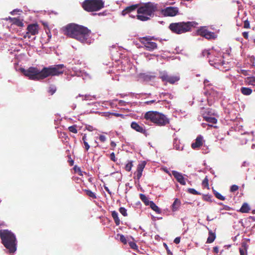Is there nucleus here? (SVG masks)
Masks as SVG:
<instances>
[{"instance_id": "obj_1", "label": "nucleus", "mask_w": 255, "mask_h": 255, "mask_svg": "<svg viewBox=\"0 0 255 255\" xmlns=\"http://www.w3.org/2000/svg\"><path fill=\"white\" fill-rule=\"evenodd\" d=\"M64 69L65 66L63 64H58L44 67L42 70L37 67H30L26 70L21 68L20 70L29 79L38 81L49 76H59L63 73Z\"/></svg>"}, {"instance_id": "obj_2", "label": "nucleus", "mask_w": 255, "mask_h": 255, "mask_svg": "<svg viewBox=\"0 0 255 255\" xmlns=\"http://www.w3.org/2000/svg\"><path fill=\"white\" fill-rule=\"evenodd\" d=\"M63 30L65 34L82 43L89 44L94 40L92 38L91 30L83 26L70 23L63 27Z\"/></svg>"}, {"instance_id": "obj_3", "label": "nucleus", "mask_w": 255, "mask_h": 255, "mask_svg": "<svg viewBox=\"0 0 255 255\" xmlns=\"http://www.w3.org/2000/svg\"><path fill=\"white\" fill-rule=\"evenodd\" d=\"M143 119L145 120V124L149 125L150 123H151L156 126L163 127L169 123V120L166 115L157 111L146 112L143 116Z\"/></svg>"}, {"instance_id": "obj_4", "label": "nucleus", "mask_w": 255, "mask_h": 255, "mask_svg": "<svg viewBox=\"0 0 255 255\" xmlns=\"http://www.w3.org/2000/svg\"><path fill=\"white\" fill-rule=\"evenodd\" d=\"M0 237L2 244L9 253H13L16 251L17 242L14 234L8 230H1Z\"/></svg>"}, {"instance_id": "obj_5", "label": "nucleus", "mask_w": 255, "mask_h": 255, "mask_svg": "<svg viewBox=\"0 0 255 255\" xmlns=\"http://www.w3.org/2000/svg\"><path fill=\"white\" fill-rule=\"evenodd\" d=\"M137 9V18L144 21L153 16L154 12L157 9V6L156 4L149 2Z\"/></svg>"}, {"instance_id": "obj_6", "label": "nucleus", "mask_w": 255, "mask_h": 255, "mask_svg": "<svg viewBox=\"0 0 255 255\" xmlns=\"http://www.w3.org/2000/svg\"><path fill=\"white\" fill-rule=\"evenodd\" d=\"M196 24L194 21L174 22L169 24V28L172 32L180 34L190 31Z\"/></svg>"}, {"instance_id": "obj_7", "label": "nucleus", "mask_w": 255, "mask_h": 255, "mask_svg": "<svg viewBox=\"0 0 255 255\" xmlns=\"http://www.w3.org/2000/svg\"><path fill=\"white\" fill-rule=\"evenodd\" d=\"M104 7V1L102 0H85L83 7L88 11H98Z\"/></svg>"}, {"instance_id": "obj_8", "label": "nucleus", "mask_w": 255, "mask_h": 255, "mask_svg": "<svg viewBox=\"0 0 255 255\" xmlns=\"http://www.w3.org/2000/svg\"><path fill=\"white\" fill-rule=\"evenodd\" d=\"M159 78L162 81L168 82L171 84H174L180 80V77L179 76L168 75L167 72L165 71L159 72Z\"/></svg>"}, {"instance_id": "obj_9", "label": "nucleus", "mask_w": 255, "mask_h": 255, "mask_svg": "<svg viewBox=\"0 0 255 255\" xmlns=\"http://www.w3.org/2000/svg\"><path fill=\"white\" fill-rule=\"evenodd\" d=\"M209 63L211 65L220 70H223L222 67L225 64L221 54H218V56L215 57H210Z\"/></svg>"}, {"instance_id": "obj_10", "label": "nucleus", "mask_w": 255, "mask_h": 255, "mask_svg": "<svg viewBox=\"0 0 255 255\" xmlns=\"http://www.w3.org/2000/svg\"><path fill=\"white\" fill-rule=\"evenodd\" d=\"M161 13L164 16L174 17L180 14L178 7L176 6H168L162 9Z\"/></svg>"}, {"instance_id": "obj_11", "label": "nucleus", "mask_w": 255, "mask_h": 255, "mask_svg": "<svg viewBox=\"0 0 255 255\" xmlns=\"http://www.w3.org/2000/svg\"><path fill=\"white\" fill-rule=\"evenodd\" d=\"M197 33L198 35L204 37L207 39H212L216 38L215 34L213 32L209 31L205 26L201 27L197 31Z\"/></svg>"}, {"instance_id": "obj_12", "label": "nucleus", "mask_w": 255, "mask_h": 255, "mask_svg": "<svg viewBox=\"0 0 255 255\" xmlns=\"http://www.w3.org/2000/svg\"><path fill=\"white\" fill-rule=\"evenodd\" d=\"M140 41L147 50L153 51L157 48V44L151 41L147 37L142 38Z\"/></svg>"}, {"instance_id": "obj_13", "label": "nucleus", "mask_w": 255, "mask_h": 255, "mask_svg": "<svg viewBox=\"0 0 255 255\" xmlns=\"http://www.w3.org/2000/svg\"><path fill=\"white\" fill-rule=\"evenodd\" d=\"M27 32L26 33L24 37L30 38V35H35L38 32V25L37 24H31L28 25L27 27Z\"/></svg>"}, {"instance_id": "obj_14", "label": "nucleus", "mask_w": 255, "mask_h": 255, "mask_svg": "<svg viewBox=\"0 0 255 255\" xmlns=\"http://www.w3.org/2000/svg\"><path fill=\"white\" fill-rule=\"evenodd\" d=\"M138 6L139 4H135L128 6L122 11V14L123 15H125L127 14H129V17L134 18L135 16H136L137 15H133L132 14H131V13L135 12L136 9L138 7Z\"/></svg>"}, {"instance_id": "obj_15", "label": "nucleus", "mask_w": 255, "mask_h": 255, "mask_svg": "<svg viewBox=\"0 0 255 255\" xmlns=\"http://www.w3.org/2000/svg\"><path fill=\"white\" fill-rule=\"evenodd\" d=\"M130 127L133 129L141 133H144L146 132L143 125H140L135 122H132L131 123Z\"/></svg>"}, {"instance_id": "obj_16", "label": "nucleus", "mask_w": 255, "mask_h": 255, "mask_svg": "<svg viewBox=\"0 0 255 255\" xmlns=\"http://www.w3.org/2000/svg\"><path fill=\"white\" fill-rule=\"evenodd\" d=\"M204 142L203 137L199 135L196 137L195 142L192 143L191 147L194 149H197L203 145Z\"/></svg>"}, {"instance_id": "obj_17", "label": "nucleus", "mask_w": 255, "mask_h": 255, "mask_svg": "<svg viewBox=\"0 0 255 255\" xmlns=\"http://www.w3.org/2000/svg\"><path fill=\"white\" fill-rule=\"evenodd\" d=\"M172 174L173 176L176 178L177 181L181 185H185L186 184V180L182 173L176 171H172Z\"/></svg>"}, {"instance_id": "obj_18", "label": "nucleus", "mask_w": 255, "mask_h": 255, "mask_svg": "<svg viewBox=\"0 0 255 255\" xmlns=\"http://www.w3.org/2000/svg\"><path fill=\"white\" fill-rule=\"evenodd\" d=\"M208 116H205L204 119L206 121L211 124H216L217 122V120L214 117H211V115H214V113L210 109H207Z\"/></svg>"}, {"instance_id": "obj_19", "label": "nucleus", "mask_w": 255, "mask_h": 255, "mask_svg": "<svg viewBox=\"0 0 255 255\" xmlns=\"http://www.w3.org/2000/svg\"><path fill=\"white\" fill-rule=\"evenodd\" d=\"M145 167V164L143 163H140L138 165L136 172H135V177L137 180H139L141 176L142 171Z\"/></svg>"}, {"instance_id": "obj_20", "label": "nucleus", "mask_w": 255, "mask_h": 255, "mask_svg": "<svg viewBox=\"0 0 255 255\" xmlns=\"http://www.w3.org/2000/svg\"><path fill=\"white\" fill-rule=\"evenodd\" d=\"M245 82L247 85L253 86L255 91V76L248 77L245 79Z\"/></svg>"}, {"instance_id": "obj_21", "label": "nucleus", "mask_w": 255, "mask_h": 255, "mask_svg": "<svg viewBox=\"0 0 255 255\" xmlns=\"http://www.w3.org/2000/svg\"><path fill=\"white\" fill-rule=\"evenodd\" d=\"M181 205V202L180 201L176 198L175 199L173 203L172 204L171 206V210L173 212H176L179 209V207Z\"/></svg>"}, {"instance_id": "obj_22", "label": "nucleus", "mask_w": 255, "mask_h": 255, "mask_svg": "<svg viewBox=\"0 0 255 255\" xmlns=\"http://www.w3.org/2000/svg\"><path fill=\"white\" fill-rule=\"evenodd\" d=\"M240 91L244 95L249 96L252 93L253 90L250 88L242 87L241 88Z\"/></svg>"}, {"instance_id": "obj_23", "label": "nucleus", "mask_w": 255, "mask_h": 255, "mask_svg": "<svg viewBox=\"0 0 255 255\" xmlns=\"http://www.w3.org/2000/svg\"><path fill=\"white\" fill-rule=\"evenodd\" d=\"M73 71L75 73V75L77 76L83 77V79L84 80L87 77H89L88 74L82 72L81 70H77L76 67L72 68Z\"/></svg>"}, {"instance_id": "obj_24", "label": "nucleus", "mask_w": 255, "mask_h": 255, "mask_svg": "<svg viewBox=\"0 0 255 255\" xmlns=\"http://www.w3.org/2000/svg\"><path fill=\"white\" fill-rule=\"evenodd\" d=\"M216 238V235L211 231H209V237L207 238L206 243L210 244L213 243Z\"/></svg>"}, {"instance_id": "obj_25", "label": "nucleus", "mask_w": 255, "mask_h": 255, "mask_svg": "<svg viewBox=\"0 0 255 255\" xmlns=\"http://www.w3.org/2000/svg\"><path fill=\"white\" fill-rule=\"evenodd\" d=\"M139 197L140 200L144 203L146 206L149 205L151 201H149L148 198L144 194H140Z\"/></svg>"}, {"instance_id": "obj_26", "label": "nucleus", "mask_w": 255, "mask_h": 255, "mask_svg": "<svg viewBox=\"0 0 255 255\" xmlns=\"http://www.w3.org/2000/svg\"><path fill=\"white\" fill-rule=\"evenodd\" d=\"M112 216L115 222L117 225H119L120 224V220L118 217V213L116 211L112 212Z\"/></svg>"}, {"instance_id": "obj_27", "label": "nucleus", "mask_w": 255, "mask_h": 255, "mask_svg": "<svg viewBox=\"0 0 255 255\" xmlns=\"http://www.w3.org/2000/svg\"><path fill=\"white\" fill-rule=\"evenodd\" d=\"M248 246L246 244L244 243L242 246V248H240V255H248L247 254Z\"/></svg>"}, {"instance_id": "obj_28", "label": "nucleus", "mask_w": 255, "mask_h": 255, "mask_svg": "<svg viewBox=\"0 0 255 255\" xmlns=\"http://www.w3.org/2000/svg\"><path fill=\"white\" fill-rule=\"evenodd\" d=\"M250 210V208L249 205L247 203H245L242 206L240 211L242 213H248Z\"/></svg>"}, {"instance_id": "obj_29", "label": "nucleus", "mask_w": 255, "mask_h": 255, "mask_svg": "<svg viewBox=\"0 0 255 255\" xmlns=\"http://www.w3.org/2000/svg\"><path fill=\"white\" fill-rule=\"evenodd\" d=\"M159 98L160 99H164V100L165 101L167 98L172 99L173 96L170 93L163 92L159 94Z\"/></svg>"}, {"instance_id": "obj_30", "label": "nucleus", "mask_w": 255, "mask_h": 255, "mask_svg": "<svg viewBox=\"0 0 255 255\" xmlns=\"http://www.w3.org/2000/svg\"><path fill=\"white\" fill-rule=\"evenodd\" d=\"M150 208L154 211L156 213L158 214H160L161 213V210L159 208V207L153 202L151 201L150 204L149 205Z\"/></svg>"}, {"instance_id": "obj_31", "label": "nucleus", "mask_w": 255, "mask_h": 255, "mask_svg": "<svg viewBox=\"0 0 255 255\" xmlns=\"http://www.w3.org/2000/svg\"><path fill=\"white\" fill-rule=\"evenodd\" d=\"M173 147L176 150H182L183 149V146H180L179 141L178 140H174L173 142Z\"/></svg>"}, {"instance_id": "obj_32", "label": "nucleus", "mask_w": 255, "mask_h": 255, "mask_svg": "<svg viewBox=\"0 0 255 255\" xmlns=\"http://www.w3.org/2000/svg\"><path fill=\"white\" fill-rule=\"evenodd\" d=\"M85 192L88 196H89V197H90L93 199H96L97 198L95 193H94V192H93L92 191H91L90 190H86Z\"/></svg>"}, {"instance_id": "obj_33", "label": "nucleus", "mask_w": 255, "mask_h": 255, "mask_svg": "<svg viewBox=\"0 0 255 255\" xmlns=\"http://www.w3.org/2000/svg\"><path fill=\"white\" fill-rule=\"evenodd\" d=\"M132 166H133V165H132V161H129L126 165L125 169L126 170V171H130L131 169Z\"/></svg>"}, {"instance_id": "obj_34", "label": "nucleus", "mask_w": 255, "mask_h": 255, "mask_svg": "<svg viewBox=\"0 0 255 255\" xmlns=\"http://www.w3.org/2000/svg\"><path fill=\"white\" fill-rule=\"evenodd\" d=\"M214 194L216 197L221 200L224 201L225 200V197L222 196L220 193L218 192H215Z\"/></svg>"}, {"instance_id": "obj_35", "label": "nucleus", "mask_w": 255, "mask_h": 255, "mask_svg": "<svg viewBox=\"0 0 255 255\" xmlns=\"http://www.w3.org/2000/svg\"><path fill=\"white\" fill-rule=\"evenodd\" d=\"M56 91V87L54 85H51L49 88L48 92L53 95Z\"/></svg>"}, {"instance_id": "obj_36", "label": "nucleus", "mask_w": 255, "mask_h": 255, "mask_svg": "<svg viewBox=\"0 0 255 255\" xmlns=\"http://www.w3.org/2000/svg\"><path fill=\"white\" fill-rule=\"evenodd\" d=\"M68 129L70 132H72L73 133H76L77 132L76 126L75 125L69 127L68 128Z\"/></svg>"}, {"instance_id": "obj_37", "label": "nucleus", "mask_w": 255, "mask_h": 255, "mask_svg": "<svg viewBox=\"0 0 255 255\" xmlns=\"http://www.w3.org/2000/svg\"><path fill=\"white\" fill-rule=\"evenodd\" d=\"M119 211L124 216H127V209L124 207H121L119 209Z\"/></svg>"}, {"instance_id": "obj_38", "label": "nucleus", "mask_w": 255, "mask_h": 255, "mask_svg": "<svg viewBox=\"0 0 255 255\" xmlns=\"http://www.w3.org/2000/svg\"><path fill=\"white\" fill-rule=\"evenodd\" d=\"M188 192L189 193H191V194H192L194 195H198L199 194L198 191H197L195 189H194L193 188H189L188 189Z\"/></svg>"}, {"instance_id": "obj_39", "label": "nucleus", "mask_w": 255, "mask_h": 255, "mask_svg": "<svg viewBox=\"0 0 255 255\" xmlns=\"http://www.w3.org/2000/svg\"><path fill=\"white\" fill-rule=\"evenodd\" d=\"M78 97H82L83 100H88L90 99V96L88 95H86L85 96L79 95L78 96L76 97V98L77 99Z\"/></svg>"}, {"instance_id": "obj_40", "label": "nucleus", "mask_w": 255, "mask_h": 255, "mask_svg": "<svg viewBox=\"0 0 255 255\" xmlns=\"http://www.w3.org/2000/svg\"><path fill=\"white\" fill-rule=\"evenodd\" d=\"M129 245L130 247V248L132 249H134V250L137 249V246L136 244L134 242H129Z\"/></svg>"}, {"instance_id": "obj_41", "label": "nucleus", "mask_w": 255, "mask_h": 255, "mask_svg": "<svg viewBox=\"0 0 255 255\" xmlns=\"http://www.w3.org/2000/svg\"><path fill=\"white\" fill-rule=\"evenodd\" d=\"M239 187L236 185H233L231 187L230 191L231 192H235L238 190Z\"/></svg>"}, {"instance_id": "obj_42", "label": "nucleus", "mask_w": 255, "mask_h": 255, "mask_svg": "<svg viewBox=\"0 0 255 255\" xmlns=\"http://www.w3.org/2000/svg\"><path fill=\"white\" fill-rule=\"evenodd\" d=\"M120 240L124 244H127V240L123 235H120Z\"/></svg>"}, {"instance_id": "obj_43", "label": "nucleus", "mask_w": 255, "mask_h": 255, "mask_svg": "<svg viewBox=\"0 0 255 255\" xmlns=\"http://www.w3.org/2000/svg\"><path fill=\"white\" fill-rule=\"evenodd\" d=\"M99 139L101 142H104L106 140L107 138L104 135L101 134L99 136Z\"/></svg>"}, {"instance_id": "obj_44", "label": "nucleus", "mask_w": 255, "mask_h": 255, "mask_svg": "<svg viewBox=\"0 0 255 255\" xmlns=\"http://www.w3.org/2000/svg\"><path fill=\"white\" fill-rule=\"evenodd\" d=\"M110 157V159L112 161H113L114 162H115L116 161V158L115 157V155L114 152H112L111 153Z\"/></svg>"}, {"instance_id": "obj_45", "label": "nucleus", "mask_w": 255, "mask_h": 255, "mask_svg": "<svg viewBox=\"0 0 255 255\" xmlns=\"http://www.w3.org/2000/svg\"><path fill=\"white\" fill-rule=\"evenodd\" d=\"M244 27L245 28H249L250 27V22L248 20L245 21Z\"/></svg>"}, {"instance_id": "obj_46", "label": "nucleus", "mask_w": 255, "mask_h": 255, "mask_svg": "<svg viewBox=\"0 0 255 255\" xmlns=\"http://www.w3.org/2000/svg\"><path fill=\"white\" fill-rule=\"evenodd\" d=\"M126 103L127 102L124 101H123V100H120L119 101V105L121 106H125L126 105Z\"/></svg>"}, {"instance_id": "obj_47", "label": "nucleus", "mask_w": 255, "mask_h": 255, "mask_svg": "<svg viewBox=\"0 0 255 255\" xmlns=\"http://www.w3.org/2000/svg\"><path fill=\"white\" fill-rule=\"evenodd\" d=\"M180 242V237H176L174 240V243L176 244H178Z\"/></svg>"}, {"instance_id": "obj_48", "label": "nucleus", "mask_w": 255, "mask_h": 255, "mask_svg": "<svg viewBox=\"0 0 255 255\" xmlns=\"http://www.w3.org/2000/svg\"><path fill=\"white\" fill-rule=\"evenodd\" d=\"M210 95H212L214 97H218V93H217L216 91H213V92H211L210 93Z\"/></svg>"}, {"instance_id": "obj_49", "label": "nucleus", "mask_w": 255, "mask_h": 255, "mask_svg": "<svg viewBox=\"0 0 255 255\" xmlns=\"http://www.w3.org/2000/svg\"><path fill=\"white\" fill-rule=\"evenodd\" d=\"M155 102V100H150L144 102V103L146 105H151Z\"/></svg>"}, {"instance_id": "obj_50", "label": "nucleus", "mask_w": 255, "mask_h": 255, "mask_svg": "<svg viewBox=\"0 0 255 255\" xmlns=\"http://www.w3.org/2000/svg\"><path fill=\"white\" fill-rule=\"evenodd\" d=\"M84 146H85V148L86 150H88L90 148L89 144H88V143L87 142H85L84 143Z\"/></svg>"}, {"instance_id": "obj_51", "label": "nucleus", "mask_w": 255, "mask_h": 255, "mask_svg": "<svg viewBox=\"0 0 255 255\" xmlns=\"http://www.w3.org/2000/svg\"><path fill=\"white\" fill-rule=\"evenodd\" d=\"M243 35L244 36V37L246 39H248V33L247 32H244L243 33Z\"/></svg>"}, {"instance_id": "obj_52", "label": "nucleus", "mask_w": 255, "mask_h": 255, "mask_svg": "<svg viewBox=\"0 0 255 255\" xmlns=\"http://www.w3.org/2000/svg\"><path fill=\"white\" fill-rule=\"evenodd\" d=\"M209 81L208 80H207V79L205 80L204 81V84L205 86L207 87V86H209Z\"/></svg>"}, {"instance_id": "obj_53", "label": "nucleus", "mask_w": 255, "mask_h": 255, "mask_svg": "<svg viewBox=\"0 0 255 255\" xmlns=\"http://www.w3.org/2000/svg\"><path fill=\"white\" fill-rule=\"evenodd\" d=\"M213 251L215 253H218L219 252V249L217 247H215L213 248Z\"/></svg>"}, {"instance_id": "obj_54", "label": "nucleus", "mask_w": 255, "mask_h": 255, "mask_svg": "<svg viewBox=\"0 0 255 255\" xmlns=\"http://www.w3.org/2000/svg\"><path fill=\"white\" fill-rule=\"evenodd\" d=\"M209 54V53L208 50H205L203 52V55L204 56H208Z\"/></svg>"}, {"instance_id": "obj_55", "label": "nucleus", "mask_w": 255, "mask_h": 255, "mask_svg": "<svg viewBox=\"0 0 255 255\" xmlns=\"http://www.w3.org/2000/svg\"><path fill=\"white\" fill-rule=\"evenodd\" d=\"M104 188H105V190H106V191H107L109 194H110V195L111 194V193H111V192L110 191V190H109V189L108 188V187L105 186Z\"/></svg>"}, {"instance_id": "obj_56", "label": "nucleus", "mask_w": 255, "mask_h": 255, "mask_svg": "<svg viewBox=\"0 0 255 255\" xmlns=\"http://www.w3.org/2000/svg\"><path fill=\"white\" fill-rule=\"evenodd\" d=\"M82 140L83 141V142H87V137L86 135H84L82 137Z\"/></svg>"}, {"instance_id": "obj_57", "label": "nucleus", "mask_w": 255, "mask_h": 255, "mask_svg": "<svg viewBox=\"0 0 255 255\" xmlns=\"http://www.w3.org/2000/svg\"><path fill=\"white\" fill-rule=\"evenodd\" d=\"M13 20H14V21H13V23H16V22H17V21H18V23H17V25H19V23H21V22H20V21H19L17 19H16V18H14V19H13Z\"/></svg>"}, {"instance_id": "obj_58", "label": "nucleus", "mask_w": 255, "mask_h": 255, "mask_svg": "<svg viewBox=\"0 0 255 255\" xmlns=\"http://www.w3.org/2000/svg\"><path fill=\"white\" fill-rule=\"evenodd\" d=\"M111 145L113 147H115L116 146V143L114 141H112L111 142Z\"/></svg>"}, {"instance_id": "obj_59", "label": "nucleus", "mask_w": 255, "mask_h": 255, "mask_svg": "<svg viewBox=\"0 0 255 255\" xmlns=\"http://www.w3.org/2000/svg\"><path fill=\"white\" fill-rule=\"evenodd\" d=\"M208 184V179L206 178L203 181V184Z\"/></svg>"}, {"instance_id": "obj_60", "label": "nucleus", "mask_w": 255, "mask_h": 255, "mask_svg": "<svg viewBox=\"0 0 255 255\" xmlns=\"http://www.w3.org/2000/svg\"><path fill=\"white\" fill-rule=\"evenodd\" d=\"M248 163L246 161H244L243 164H242V166H248Z\"/></svg>"}, {"instance_id": "obj_61", "label": "nucleus", "mask_w": 255, "mask_h": 255, "mask_svg": "<svg viewBox=\"0 0 255 255\" xmlns=\"http://www.w3.org/2000/svg\"><path fill=\"white\" fill-rule=\"evenodd\" d=\"M87 129L89 131H92L93 130V127L91 126H89V127L87 128Z\"/></svg>"}, {"instance_id": "obj_62", "label": "nucleus", "mask_w": 255, "mask_h": 255, "mask_svg": "<svg viewBox=\"0 0 255 255\" xmlns=\"http://www.w3.org/2000/svg\"><path fill=\"white\" fill-rule=\"evenodd\" d=\"M167 252L168 255H172V252L168 249H167Z\"/></svg>"}, {"instance_id": "obj_63", "label": "nucleus", "mask_w": 255, "mask_h": 255, "mask_svg": "<svg viewBox=\"0 0 255 255\" xmlns=\"http://www.w3.org/2000/svg\"><path fill=\"white\" fill-rule=\"evenodd\" d=\"M17 9H14L13 11H12L10 13L12 15H14ZM17 11H19V10H17Z\"/></svg>"}, {"instance_id": "obj_64", "label": "nucleus", "mask_w": 255, "mask_h": 255, "mask_svg": "<svg viewBox=\"0 0 255 255\" xmlns=\"http://www.w3.org/2000/svg\"><path fill=\"white\" fill-rule=\"evenodd\" d=\"M213 220V219H210L209 218V217L208 216H207V220L208 221H212Z\"/></svg>"}]
</instances>
